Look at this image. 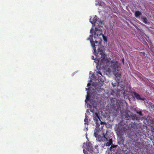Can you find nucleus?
I'll use <instances>...</instances> for the list:
<instances>
[{"mask_svg": "<svg viewBox=\"0 0 154 154\" xmlns=\"http://www.w3.org/2000/svg\"><path fill=\"white\" fill-rule=\"evenodd\" d=\"M116 147V146L114 145H112L110 147L111 148H113Z\"/></svg>", "mask_w": 154, "mask_h": 154, "instance_id": "25", "label": "nucleus"}, {"mask_svg": "<svg viewBox=\"0 0 154 154\" xmlns=\"http://www.w3.org/2000/svg\"><path fill=\"white\" fill-rule=\"evenodd\" d=\"M132 118V119L133 120H142L143 119V117H142V118H140V117H139V115H137L135 114H133L132 115V116L131 117Z\"/></svg>", "mask_w": 154, "mask_h": 154, "instance_id": "11", "label": "nucleus"}, {"mask_svg": "<svg viewBox=\"0 0 154 154\" xmlns=\"http://www.w3.org/2000/svg\"><path fill=\"white\" fill-rule=\"evenodd\" d=\"M89 99H90L89 97H88V96H87L86 97V99L85 100V102L87 103L86 100H89Z\"/></svg>", "mask_w": 154, "mask_h": 154, "instance_id": "24", "label": "nucleus"}, {"mask_svg": "<svg viewBox=\"0 0 154 154\" xmlns=\"http://www.w3.org/2000/svg\"><path fill=\"white\" fill-rule=\"evenodd\" d=\"M87 147L88 150L89 151L90 153H92L94 152L93 150V145L91 143L89 142L87 145Z\"/></svg>", "mask_w": 154, "mask_h": 154, "instance_id": "8", "label": "nucleus"}, {"mask_svg": "<svg viewBox=\"0 0 154 154\" xmlns=\"http://www.w3.org/2000/svg\"><path fill=\"white\" fill-rule=\"evenodd\" d=\"M100 123V122H96V128H100L99 127L100 126V124H99V123Z\"/></svg>", "mask_w": 154, "mask_h": 154, "instance_id": "21", "label": "nucleus"}, {"mask_svg": "<svg viewBox=\"0 0 154 154\" xmlns=\"http://www.w3.org/2000/svg\"><path fill=\"white\" fill-rule=\"evenodd\" d=\"M93 119L94 122H100V124L101 125L106 124V123L102 122L100 120L99 116L98 115L97 112L95 113L93 115Z\"/></svg>", "mask_w": 154, "mask_h": 154, "instance_id": "6", "label": "nucleus"}, {"mask_svg": "<svg viewBox=\"0 0 154 154\" xmlns=\"http://www.w3.org/2000/svg\"><path fill=\"white\" fill-rule=\"evenodd\" d=\"M102 35V36L103 39L104 41L106 42H107V40L106 37L103 34Z\"/></svg>", "mask_w": 154, "mask_h": 154, "instance_id": "23", "label": "nucleus"}, {"mask_svg": "<svg viewBox=\"0 0 154 154\" xmlns=\"http://www.w3.org/2000/svg\"><path fill=\"white\" fill-rule=\"evenodd\" d=\"M98 73L99 74H100V75H102L101 73L100 72H98Z\"/></svg>", "mask_w": 154, "mask_h": 154, "instance_id": "33", "label": "nucleus"}, {"mask_svg": "<svg viewBox=\"0 0 154 154\" xmlns=\"http://www.w3.org/2000/svg\"><path fill=\"white\" fill-rule=\"evenodd\" d=\"M136 112L137 114H139V117H140L139 116H143V115L142 114V112L141 111H137Z\"/></svg>", "mask_w": 154, "mask_h": 154, "instance_id": "22", "label": "nucleus"}, {"mask_svg": "<svg viewBox=\"0 0 154 154\" xmlns=\"http://www.w3.org/2000/svg\"><path fill=\"white\" fill-rule=\"evenodd\" d=\"M103 126H101V129L103 128Z\"/></svg>", "mask_w": 154, "mask_h": 154, "instance_id": "36", "label": "nucleus"}, {"mask_svg": "<svg viewBox=\"0 0 154 154\" xmlns=\"http://www.w3.org/2000/svg\"><path fill=\"white\" fill-rule=\"evenodd\" d=\"M132 93L133 94L134 97H135L138 100H142L144 101L145 100V99L144 98H141L140 97V95L138 94L136 92L134 91Z\"/></svg>", "mask_w": 154, "mask_h": 154, "instance_id": "7", "label": "nucleus"}, {"mask_svg": "<svg viewBox=\"0 0 154 154\" xmlns=\"http://www.w3.org/2000/svg\"><path fill=\"white\" fill-rule=\"evenodd\" d=\"M85 117L84 120V121L85 124H87V125H88V119L87 118V116L86 115L85 116Z\"/></svg>", "mask_w": 154, "mask_h": 154, "instance_id": "19", "label": "nucleus"}, {"mask_svg": "<svg viewBox=\"0 0 154 154\" xmlns=\"http://www.w3.org/2000/svg\"><path fill=\"white\" fill-rule=\"evenodd\" d=\"M91 83H88V84H87V86H90L91 85Z\"/></svg>", "mask_w": 154, "mask_h": 154, "instance_id": "32", "label": "nucleus"}, {"mask_svg": "<svg viewBox=\"0 0 154 154\" xmlns=\"http://www.w3.org/2000/svg\"><path fill=\"white\" fill-rule=\"evenodd\" d=\"M141 14V13L139 11H136L134 14L135 16L136 17H138Z\"/></svg>", "mask_w": 154, "mask_h": 154, "instance_id": "15", "label": "nucleus"}, {"mask_svg": "<svg viewBox=\"0 0 154 154\" xmlns=\"http://www.w3.org/2000/svg\"><path fill=\"white\" fill-rule=\"evenodd\" d=\"M119 82L116 81V82L114 83L112 82V85L113 87L118 86L119 85Z\"/></svg>", "mask_w": 154, "mask_h": 154, "instance_id": "18", "label": "nucleus"}, {"mask_svg": "<svg viewBox=\"0 0 154 154\" xmlns=\"http://www.w3.org/2000/svg\"><path fill=\"white\" fill-rule=\"evenodd\" d=\"M96 59L100 63V67L105 69L108 67H110L112 69L114 73L118 72L119 70V67L118 66V62L112 60L110 61L111 59L105 56L103 50L98 49L97 53Z\"/></svg>", "mask_w": 154, "mask_h": 154, "instance_id": "1", "label": "nucleus"}, {"mask_svg": "<svg viewBox=\"0 0 154 154\" xmlns=\"http://www.w3.org/2000/svg\"><path fill=\"white\" fill-rule=\"evenodd\" d=\"M99 19V18L96 16H95L93 19L92 21L91 20V19H90V22L91 24H94L97 22L98 21Z\"/></svg>", "mask_w": 154, "mask_h": 154, "instance_id": "12", "label": "nucleus"}, {"mask_svg": "<svg viewBox=\"0 0 154 154\" xmlns=\"http://www.w3.org/2000/svg\"><path fill=\"white\" fill-rule=\"evenodd\" d=\"M91 111L92 112H94V110H91Z\"/></svg>", "mask_w": 154, "mask_h": 154, "instance_id": "34", "label": "nucleus"}, {"mask_svg": "<svg viewBox=\"0 0 154 154\" xmlns=\"http://www.w3.org/2000/svg\"><path fill=\"white\" fill-rule=\"evenodd\" d=\"M93 30V28H91L90 30V33H91V35L89 36V37L87 38V40H89L90 41L91 43V44L92 47L93 48V49L94 50V52H96V48L95 46H96L95 45V43H97L98 42V41L96 40L95 42L93 41V32L92 31Z\"/></svg>", "mask_w": 154, "mask_h": 154, "instance_id": "4", "label": "nucleus"}, {"mask_svg": "<svg viewBox=\"0 0 154 154\" xmlns=\"http://www.w3.org/2000/svg\"><path fill=\"white\" fill-rule=\"evenodd\" d=\"M112 143V138L109 139L108 141L106 143H105L104 144V145H106V146H110Z\"/></svg>", "mask_w": 154, "mask_h": 154, "instance_id": "14", "label": "nucleus"}, {"mask_svg": "<svg viewBox=\"0 0 154 154\" xmlns=\"http://www.w3.org/2000/svg\"><path fill=\"white\" fill-rule=\"evenodd\" d=\"M100 128H95L94 130V135L96 138V139L99 142H106L108 140V139L106 137L104 133L103 134V136H101L98 135V132L100 131Z\"/></svg>", "mask_w": 154, "mask_h": 154, "instance_id": "2", "label": "nucleus"}, {"mask_svg": "<svg viewBox=\"0 0 154 154\" xmlns=\"http://www.w3.org/2000/svg\"><path fill=\"white\" fill-rule=\"evenodd\" d=\"M119 140H120V141H122V142H123L124 140H123V139L122 138H121L120 139H119Z\"/></svg>", "mask_w": 154, "mask_h": 154, "instance_id": "27", "label": "nucleus"}, {"mask_svg": "<svg viewBox=\"0 0 154 154\" xmlns=\"http://www.w3.org/2000/svg\"><path fill=\"white\" fill-rule=\"evenodd\" d=\"M100 41H101V38H100Z\"/></svg>", "mask_w": 154, "mask_h": 154, "instance_id": "35", "label": "nucleus"}, {"mask_svg": "<svg viewBox=\"0 0 154 154\" xmlns=\"http://www.w3.org/2000/svg\"><path fill=\"white\" fill-rule=\"evenodd\" d=\"M122 62L123 63V64H124V58H123L122 59Z\"/></svg>", "mask_w": 154, "mask_h": 154, "instance_id": "29", "label": "nucleus"}, {"mask_svg": "<svg viewBox=\"0 0 154 154\" xmlns=\"http://www.w3.org/2000/svg\"><path fill=\"white\" fill-rule=\"evenodd\" d=\"M121 141H118V144H121V143H122V142H121Z\"/></svg>", "mask_w": 154, "mask_h": 154, "instance_id": "30", "label": "nucleus"}, {"mask_svg": "<svg viewBox=\"0 0 154 154\" xmlns=\"http://www.w3.org/2000/svg\"><path fill=\"white\" fill-rule=\"evenodd\" d=\"M131 127L132 128L135 129L137 127V123L134 122V123L132 122H131Z\"/></svg>", "mask_w": 154, "mask_h": 154, "instance_id": "17", "label": "nucleus"}, {"mask_svg": "<svg viewBox=\"0 0 154 154\" xmlns=\"http://www.w3.org/2000/svg\"><path fill=\"white\" fill-rule=\"evenodd\" d=\"M99 90H97L99 91H100V92H102L103 91L102 89H101V88H100V89H99Z\"/></svg>", "mask_w": 154, "mask_h": 154, "instance_id": "26", "label": "nucleus"}, {"mask_svg": "<svg viewBox=\"0 0 154 154\" xmlns=\"http://www.w3.org/2000/svg\"><path fill=\"white\" fill-rule=\"evenodd\" d=\"M128 91L127 90H125L123 92V95L125 96H126L128 95Z\"/></svg>", "mask_w": 154, "mask_h": 154, "instance_id": "20", "label": "nucleus"}, {"mask_svg": "<svg viewBox=\"0 0 154 154\" xmlns=\"http://www.w3.org/2000/svg\"><path fill=\"white\" fill-rule=\"evenodd\" d=\"M143 22L146 24H147L148 20L147 18L145 17H141Z\"/></svg>", "mask_w": 154, "mask_h": 154, "instance_id": "16", "label": "nucleus"}, {"mask_svg": "<svg viewBox=\"0 0 154 154\" xmlns=\"http://www.w3.org/2000/svg\"><path fill=\"white\" fill-rule=\"evenodd\" d=\"M95 31L94 32V36L95 38H98L101 35H102V31L101 29L95 28Z\"/></svg>", "mask_w": 154, "mask_h": 154, "instance_id": "5", "label": "nucleus"}, {"mask_svg": "<svg viewBox=\"0 0 154 154\" xmlns=\"http://www.w3.org/2000/svg\"><path fill=\"white\" fill-rule=\"evenodd\" d=\"M115 129L118 134H121L127 130L125 126L120 123H119L118 125L116 126Z\"/></svg>", "mask_w": 154, "mask_h": 154, "instance_id": "3", "label": "nucleus"}, {"mask_svg": "<svg viewBox=\"0 0 154 154\" xmlns=\"http://www.w3.org/2000/svg\"><path fill=\"white\" fill-rule=\"evenodd\" d=\"M125 86L123 85H118L117 87V88L115 89L117 92L119 91L123 92L124 90Z\"/></svg>", "mask_w": 154, "mask_h": 154, "instance_id": "9", "label": "nucleus"}, {"mask_svg": "<svg viewBox=\"0 0 154 154\" xmlns=\"http://www.w3.org/2000/svg\"><path fill=\"white\" fill-rule=\"evenodd\" d=\"M98 146V145H96V146H95V147L96 149H97Z\"/></svg>", "mask_w": 154, "mask_h": 154, "instance_id": "31", "label": "nucleus"}, {"mask_svg": "<svg viewBox=\"0 0 154 154\" xmlns=\"http://www.w3.org/2000/svg\"><path fill=\"white\" fill-rule=\"evenodd\" d=\"M133 114L129 111H127L125 115V118L126 120H128L132 116Z\"/></svg>", "mask_w": 154, "mask_h": 154, "instance_id": "10", "label": "nucleus"}, {"mask_svg": "<svg viewBox=\"0 0 154 154\" xmlns=\"http://www.w3.org/2000/svg\"><path fill=\"white\" fill-rule=\"evenodd\" d=\"M83 153L85 154L86 153L87 151L84 149H83Z\"/></svg>", "mask_w": 154, "mask_h": 154, "instance_id": "28", "label": "nucleus"}, {"mask_svg": "<svg viewBox=\"0 0 154 154\" xmlns=\"http://www.w3.org/2000/svg\"><path fill=\"white\" fill-rule=\"evenodd\" d=\"M118 72L114 73L116 76V81H120V79L121 78V75L119 73H118Z\"/></svg>", "mask_w": 154, "mask_h": 154, "instance_id": "13", "label": "nucleus"}]
</instances>
